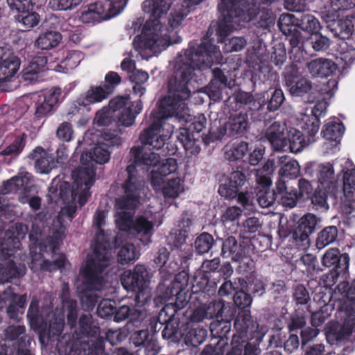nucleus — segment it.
<instances>
[{
	"label": "nucleus",
	"instance_id": "obj_35",
	"mask_svg": "<svg viewBox=\"0 0 355 355\" xmlns=\"http://www.w3.org/2000/svg\"><path fill=\"white\" fill-rule=\"evenodd\" d=\"M207 336V330L198 324L188 325L182 334L185 345L193 347H197L203 343Z\"/></svg>",
	"mask_w": 355,
	"mask_h": 355
},
{
	"label": "nucleus",
	"instance_id": "obj_42",
	"mask_svg": "<svg viewBox=\"0 0 355 355\" xmlns=\"http://www.w3.org/2000/svg\"><path fill=\"white\" fill-rule=\"evenodd\" d=\"M277 78V74L269 67H261L259 70L252 76L254 80V86L257 87H261L264 85L263 89H270L271 86L274 85Z\"/></svg>",
	"mask_w": 355,
	"mask_h": 355
},
{
	"label": "nucleus",
	"instance_id": "obj_26",
	"mask_svg": "<svg viewBox=\"0 0 355 355\" xmlns=\"http://www.w3.org/2000/svg\"><path fill=\"white\" fill-rule=\"evenodd\" d=\"M349 256L347 253L341 254L338 248H330L322 257V263L324 267L337 269L339 271H347L349 266Z\"/></svg>",
	"mask_w": 355,
	"mask_h": 355
},
{
	"label": "nucleus",
	"instance_id": "obj_53",
	"mask_svg": "<svg viewBox=\"0 0 355 355\" xmlns=\"http://www.w3.org/2000/svg\"><path fill=\"white\" fill-rule=\"evenodd\" d=\"M249 150V144L246 141L236 142L225 152V158L230 162L242 159Z\"/></svg>",
	"mask_w": 355,
	"mask_h": 355
},
{
	"label": "nucleus",
	"instance_id": "obj_4",
	"mask_svg": "<svg viewBox=\"0 0 355 355\" xmlns=\"http://www.w3.org/2000/svg\"><path fill=\"white\" fill-rule=\"evenodd\" d=\"M127 178L122 184L124 195L116 199L115 224L119 232V248L123 243L122 236H130L134 222V210L139 204L140 193L142 187L138 171L133 165H128L125 169Z\"/></svg>",
	"mask_w": 355,
	"mask_h": 355
},
{
	"label": "nucleus",
	"instance_id": "obj_57",
	"mask_svg": "<svg viewBox=\"0 0 355 355\" xmlns=\"http://www.w3.org/2000/svg\"><path fill=\"white\" fill-rule=\"evenodd\" d=\"M293 84L287 85L290 94L292 96H303L308 94L312 89L311 82L304 77L293 81Z\"/></svg>",
	"mask_w": 355,
	"mask_h": 355
},
{
	"label": "nucleus",
	"instance_id": "obj_19",
	"mask_svg": "<svg viewBox=\"0 0 355 355\" xmlns=\"http://www.w3.org/2000/svg\"><path fill=\"white\" fill-rule=\"evenodd\" d=\"M61 94L60 88H53L37 95L34 100L35 118L40 120L51 116Z\"/></svg>",
	"mask_w": 355,
	"mask_h": 355
},
{
	"label": "nucleus",
	"instance_id": "obj_46",
	"mask_svg": "<svg viewBox=\"0 0 355 355\" xmlns=\"http://www.w3.org/2000/svg\"><path fill=\"white\" fill-rule=\"evenodd\" d=\"M62 36L58 31H47L39 35L35 41L37 46L42 50L56 47L61 42Z\"/></svg>",
	"mask_w": 355,
	"mask_h": 355
},
{
	"label": "nucleus",
	"instance_id": "obj_56",
	"mask_svg": "<svg viewBox=\"0 0 355 355\" xmlns=\"http://www.w3.org/2000/svg\"><path fill=\"white\" fill-rule=\"evenodd\" d=\"M306 319L304 313L295 309L294 311L286 320V325L288 332L297 333L306 327Z\"/></svg>",
	"mask_w": 355,
	"mask_h": 355
},
{
	"label": "nucleus",
	"instance_id": "obj_43",
	"mask_svg": "<svg viewBox=\"0 0 355 355\" xmlns=\"http://www.w3.org/2000/svg\"><path fill=\"white\" fill-rule=\"evenodd\" d=\"M185 312L178 303L166 304L159 313L158 321L159 322L180 321L181 317L184 315Z\"/></svg>",
	"mask_w": 355,
	"mask_h": 355
},
{
	"label": "nucleus",
	"instance_id": "obj_63",
	"mask_svg": "<svg viewBox=\"0 0 355 355\" xmlns=\"http://www.w3.org/2000/svg\"><path fill=\"white\" fill-rule=\"evenodd\" d=\"M121 245L122 246L117 254V260L119 263L122 265L127 264L137 259L136 248L132 243H126Z\"/></svg>",
	"mask_w": 355,
	"mask_h": 355
},
{
	"label": "nucleus",
	"instance_id": "obj_37",
	"mask_svg": "<svg viewBox=\"0 0 355 355\" xmlns=\"http://www.w3.org/2000/svg\"><path fill=\"white\" fill-rule=\"evenodd\" d=\"M111 95V90L107 87L92 86L86 92L85 96L77 101L79 105L87 106L90 104L100 103L107 99Z\"/></svg>",
	"mask_w": 355,
	"mask_h": 355
},
{
	"label": "nucleus",
	"instance_id": "obj_58",
	"mask_svg": "<svg viewBox=\"0 0 355 355\" xmlns=\"http://www.w3.org/2000/svg\"><path fill=\"white\" fill-rule=\"evenodd\" d=\"M213 236L208 232H202L196 239L194 248L197 254H203L208 252L214 244Z\"/></svg>",
	"mask_w": 355,
	"mask_h": 355
},
{
	"label": "nucleus",
	"instance_id": "obj_15",
	"mask_svg": "<svg viewBox=\"0 0 355 355\" xmlns=\"http://www.w3.org/2000/svg\"><path fill=\"white\" fill-rule=\"evenodd\" d=\"M143 134V131L141 132L139 135V140L141 143V146H135L131 148L130 153L134 159L133 166H156L158 163H159L161 159V155L159 153L155 152H147L146 150H159L162 147H163L165 144V140L166 139V135H164L163 133H161L162 137L163 139L164 144L160 147L155 146V143L153 139H150L148 143L144 142L141 139V135ZM132 165V164H131Z\"/></svg>",
	"mask_w": 355,
	"mask_h": 355
},
{
	"label": "nucleus",
	"instance_id": "obj_60",
	"mask_svg": "<svg viewBox=\"0 0 355 355\" xmlns=\"http://www.w3.org/2000/svg\"><path fill=\"white\" fill-rule=\"evenodd\" d=\"M232 320H218L216 323H212L210 326L211 334L216 338H220V344L225 341L224 338H227V334L230 332Z\"/></svg>",
	"mask_w": 355,
	"mask_h": 355
},
{
	"label": "nucleus",
	"instance_id": "obj_11",
	"mask_svg": "<svg viewBox=\"0 0 355 355\" xmlns=\"http://www.w3.org/2000/svg\"><path fill=\"white\" fill-rule=\"evenodd\" d=\"M130 102V96H117L110 101L108 107L114 110L117 117L118 126L130 127L135 123V118L143 109V103L141 99L134 101L127 106Z\"/></svg>",
	"mask_w": 355,
	"mask_h": 355
},
{
	"label": "nucleus",
	"instance_id": "obj_9",
	"mask_svg": "<svg viewBox=\"0 0 355 355\" xmlns=\"http://www.w3.org/2000/svg\"><path fill=\"white\" fill-rule=\"evenodd\" d=\"M105 211L97 209L94 216L93 223L98 230V234L94 244L93 255L88 259L101 261L103 258V259L110 261L112 250L119 248V236L114 237L111 241L109 236L106 235L102 229L105 225Z\"/></svg>",
	"mask_w": 355,
	"mask_h": 355
},
{
	"label": "nucleus",
	"instance_id": "obj_52",
	"mask_svg": "<svg viewBox=\"0 0 355 355\" xmlns=\"http://www.w3.org/2000/svg\"><path fill=\"white\" fill-rule=\"evenodd\" d=\"M297 26L311 35L318 33L322 28L319 20L310 14L302 15L301 18L298 19Z\"/></svg>",
	"mask_w": 355,
	"mask_h": 355
},
{
	"label": "nucleus",
	"instance_id": "obj_30",
	"mask_svg": "<svg viewBox=\"0 0 355 355\" xmlns=\"http://www.w3.org/2000/svg\"><path fill=\"white\" fill-rule=\"evenodd\" d=\"M284 126L278 121H274L265 132V137L275 151L284 150L287 146Z\"/></svg>",
	"mask_w": 355,
	"mask_h": 355
},
{
	"label": "nucleus",
	"instance_id": "obj_39",
	"mask_svg": "<svg viewBox=\"0 0 355 355\" xmlns=\"http://www.w3.org/2000/svg\"><path fill=\"white\" fill-rule=\"evenodd\" d=\"M277 166L279 167L278 173L281 178L293 179L300 173L298 162L288 155L279 157Z\"/></svg>",
	"mask_w": 355,
	"mask_h": 355
},
{
	"label": "nucleus",
	"instance_id": "obj_23",
	"mask_svg": "<svg viewBox=\"0 0 355 355\" xmlns=\"http://www.w3.org/2000/svg\"><path fill=\"white\" fill-rule=\"evenodd\" d=\"M328 105L327 101L324 99L318 101L311 110V114L302 119V128L306 131L311 137L318 133L320 125V117L325 114ZM311 140H313V138Z\"/></svg>",
	"mask_w": 355,
	"mask_h": 355
},
{
	"label": "nucleus",
	"instance_id": "obj_20",
	"mask_svg": "<svg viewBox=\"0 0 355 355\" xmlns=\"http://www.w3.org/2000/svg\"><path fill=\"white\" fill-rule=\"evenodd\" d=\"M228 120L225 130L230 137L242 135L250 128L248 109L228 110Z\"/></svg>",
	"mask_w": 355,
	"mask_h": 355
},
{
	"label": "nucleus",
	"instance_id": "obj_45",
	"mask_svg": "<svg viewBox=\"0 0 355 355\" xmlns=\"http://www.w3.org/2000/svg\"><path fill=\"white\" fill-rule=\"evenodd\" d=\"M317 178L319 183L318 186L328 188V189H334L336 181L333 165L330 163L320 164L318 166Z\"/></svg>",
	"mask_w": 355,
	"mask_h": 355
},
{
	"label": "nucleus",
	"instance_id": "obj_62",
	"mask_svg": "<svg viewBox=\"0 0 355 355\" xmlns=\"http://www.w3.org/2000/svg\"><path fill=\"white\" fill-rule=\"evenodd\" d=\"M255 199L259 205L263 208H268L277 202L276 188L272 189H254Z\"/></svg>",
	"mask_w": 355,
	"mask_h": 355
},
{
	"label": "nucleus",
	"instance_id": "obj_61",
	"mask_svg": "<svg viewBox=\"0 0 355 355\" xmlns=\"http://www.w3.org/2000/svg\"><path fill=\"white\" fill-rule=\"evenodd\" d=\"M113 122L117 123V117L114 114V110H111L107 106H105L96 112L94 123L97 126H108Z\"/></svg>",
	"mask_w": 355,
	"mask_h": 355
},
{
	"label": "nucleus",
	"instance_id": "obj_17",
	"mask_svg": "<svg viewBox=\"0 0 355 355\" xmlns=\"http://www.w3.org/2000/svg\"><path fill=\"white\" fill-rule=\"evenodd\" d=\"M250 187V178L243 170L233 171L225 179V182L219 185L218 193L227 199H234L238 192Z\"/></svg>",
	"mask_w": 355,
	"mask_h": 355
},
{
	"label": "nucleus",
	"instance_id": "obj_31",
	"mask_svg": "<svg viewBox=\"0 0 355 355\" xmlns=\"http://www.w3.org/2000/svg\"><path fill=\"white\" fill-rule=\"evenodd\" d=\"M28 157L35 159V168L41 174H47L55 167L54 157L46 153L41 146L36 147Z\"/></svg>",
	"mask_w": 355,
	"mask_h": 355
},
{
	"label": "nucleus",
	"instance_id": "obj_54",
	"mask_svg": "<svg viewBox=\"0 0 355 355\" xmlns=\"http://www.w3.org/2000/svg\"><path fill=\"white\" fill-rule=\"evenodd\" d=\"M26 139L27 135L24 132L15 136L13 141L1 150V155L4 156L19 155L26 146Z\"/></svg>",
	"mask_w": 355,
	"mask_h": 355
},
{
	"label": "nucleus",
	"instance_id": "obj_40",
	"mask_svg": "<svg viewBox=\"0 0 355 355\" xmlns=\"http://www.w3.org/2000/svg\"><path fill=\"white\" fill-rule=\"evenodd\" d=\"M20 60L15 55L0 62V85L10 81L20 67Z\"/></svg>",
	"mask_w": 355,
	"mask_h": 355
},
{
	"label": "nucleus",
	"instance_id": "obj_64",
	"mask_svg": "<svg viewBox=\"0 0 355 355\" xmlns=\"http://www.w3.org/2000/svg\"><path fill=\"white\" fill-rule=\"evenodd\" d=\"M83 59V55L80 51H71L67 53L59 66L67 72L69 70L75 69Z\"/></svg>",
	"mask_w": 355,
	"mask_h": 355
},
{
	"label": "nucleus",
	"instance_id": "obj_28",
	"mask_svg": "<svg viewBox=\"0 0 355 355\" xmlns=\"http://www.w3.org/2000/svg\"><path fill=\"white\" fill-rule=\"evenodd\" d=\"M155 223L144 216H137L135 218L134 225L130 236L138 238L141 243L147 245L151 243V237L154 232Z\"/></svg>",
	"mask_w": 355,
	"mask_h": 355
},
{
	"label": "nucleus",
	"instance_id": "obj_51",
	"mask_svg": "<svg viewBox=\"0 0 355 355\" xmlns=\"http://www.w3.org/2000/svg\"><path fill=\"white\" fill-rule=\"evenodd\" d=\"M338 236V229L336 226H328L321 230L317 236L315 245L318 249H323L333 243Z\"/></svg>",
	"mask_w": 355,
	"mask_h": 355
},
{
	"label": "nucleus",
	"instance_id": "obj_18",
	"mask_svg": "<svg viewBox=\"0 0 355 355\" xmlns=\"http://www.w3.org/2000/svg\"><path fill=\"white\" fill-rule=\"evenodd\" d=\"M217 241L222 242L220 255L223 258H230L233 261L242 259L250 250V241L247 239L238 243L234 236H230L225 239L218 238Z\"/></svg>",
	"mask_w": 355,
	"mask_h": 355
},
{
	"label": "nucleus",
	"instance_id": "obj_34",
	"mask_svg": "<svg viewBox=\"0 0 355 355\" xmlns=\"http://www.w3.org/2000/svg\"><path fill=\"white\" fill-rule=\"evenodd\" d=\"M170 253L166 248H160L155 258V263L159 267V272L162 277L164 279H169L173 278L176 272L179 269V266L177 263L171 262L167 266V261L169 258Z\"/></svg>",
	"mask_w": 355,
	"mask_h": 355
},
{
	"label": "nucleus",
	"instance_id": "obj_14",
	"mask_svg": "<svg viewBox=\"0 0 355 355\" xmlns=\"http://www.w3.org/2000/svg\"><path fill=\"white\" fill-rule=\"evenodd\" d=\"M319 219L313 214H306L298 221L297 225L291 233L292 244L297 248L306 250L310 246L309 236L316 228Z\"/></svg>",
	"mask_w": 355,
	"mask_h": 355
},
{
	"label": "nucleus",
	"instance_id": "obj_47",
	"mask_svg": "<svg viewBox=\"0 0 355 355\" xmlns=\"http://www.w3.org/2000/svg\"><path fill=\"white\" fill-rule=\"evenodd\" d=\"M345 132V126L340 121L327 123L321 131V135L327 140L339 142Z\"/></svg>",
	"mask_w": 355,
	"mask_h": 355
},
{
	"label": "nucleus",
	"instance_id": "obj_32",
	"mask_svg": "<svg viewBox=\"0 0 355 355\" xmlns=\"http://www.w3.org/2000/svg\"><path fill=\"white\" fill-rule=\"evenodd\" d=\"M309 73L313 76L328 77L333 75L337 70L336 64L327 58H317L307 64Z\"/></svg>",
	"mask_w": 355,
	"mask_h": 355
},
{
	"label": "nucleus",
	"instance_id": "obj_36",
	"mask_svg": "<svg viewBox=\"0 0 355 355\" xmlns=\"http://www.w3.org/2000/svg\"><path fill=\"white\" fill-rule=\"evenodd\" d=\"M354 17L347 15L345 17H338L336 19L329 21V26L334 35L340 38H348L354 31Z\"/></svg>",
	"mask_w": 355,
	"mask_h": 355
},
{
	"label": "nucleus",
	"instance_id": "obj_25",
	"mask_svg": "<svg viewBox=\"0 0 355 355\" xmlns=\"http://www.w3.org/2000/svg\"><path fill=\"white\" fill-rule=\"evenodd\" d=\"M47 61V58L44 55L34 57L28 65L23 69L21 72L22 79L30 83L40 82L42 78V73L46 68Z\"/></svg>",
	"mask_w": 355,
	"mask_h": 355
},
{
	"label": "nucleus",
	"instance_id": "obj_16",
	"mask_svg": "<svg viewBox=\"0 0 355 355\" xmlns=\"http://www.w3.org/2000/svg\"><path fill=\"white\" fill-rule=\"evenodd\" d=\"M206 119L202 116L194 120L188 127L180 129L177 136L178 140L182 145L185 150L190 151L191 154L198 153L200 147V132L205 128Z\"/></svg>",
	"mask_w": 355,
	"mask_h": 355
},
{
	"label": "nucleus",
	"instance_id": "obj_2",
	"mask_svg": "<svg viewBox=\"0 0 355 355\" xmlns=\"http://www.w3.org/2000/svg\"><path fill=\"white\" fill-rule=\"evenodd\" d=\"M246 5L247 8L244 10L239 9V5H232V8L224 6L222 3L219 5L218 8L221 12L222 18H219L217 21H211L207 31L206 35L202 37L200 44H197L194 42H189V46L182 53V56H187V51H191L192 56L188 58H191V62L194 65L197 63L198 58L196 56L197 53L200 51V58L205 60L211 55L213 62L210 64H200L198 69L202 70L206 68H210L214 64L220 63L222 60V54L218 46L214 44V39L212 37L214 35L217 37L218 42H224L226 37L231 33L241 26V22L250 21L256 17V13L253 8H250L249 4L241 1L240 5Z\"/></svg>",
	"mask_w": 355,
	"mask_h": 355
},
{
	"label": "nucleus",
	"instance_id": "obj_24",
	"mask_svg": "<svg viewBox=\"0 0 355 355\" xmlns=\"http://www.w3.org/2000/svg\"><path fill=\"white\" fill-rule=\"evenodd\" d=\"M252 340V338L250 340H245L241 337L232 336V347L226 355H259V344L262 340V336L257 335L255 340Z\"/></svg>",
	"mask_w": 355,
	"mask_h": 355
},
{
	"label": "nucleus",
	"instance_id": "obj_10",
	"mask_svg": "<svg viewBox=\"0 0 355 355\" xmlns=\"http://www.w3.org/2000/svg\"><path fill=\"white\" fill-rule=\"evenodd\" d=\"M121 134H122V131L119 128L113 130H104L102 135L104 142L94 147L89 153L81 155L80 162L83 166L91 167L85 163V157L86 160L89 158V161L96 164L107 163L110 158V152L107 148H119L123 144V139L120 137Z\"/></svg>",
	"mask_w": 355,
	"mask_h": 355
},
{
	"label": "nucleus",
	"instance_id": "obj_8",
	"mask_svg": "<svg viewBox=\"0 0 355 355\" xmlns=\"http://www.w3.org/2000/svg\"><path fill=\"white\" fill-rule=\"evenodd\" d=\"M128 0L96 1L86 6L81 12L80 20L84 24H94L108 19L119 14Z\"/></svg>",
	"mask_w": 355,
	"mask_h": 355
},
{
	"label": "nucleus",
	"instance_id": "obj_38",
	"mask_svg": "<svg viewBox=\"0 0 355 355\" xmlns=\"http://www.w3.org/2000/svg\"><path fill=\"white\" fill-rule=\"evenodd\" d=\"M304 132L307 134V140H306L304 135L295 128H291L288 132L287 144H288V148L292 153H297L305 146L315 141V136L312 137L313 139L312 141L309 134L306 131Z\"/></svg>",
	"mask_w": 355,
	"mask_h": 355
},
{
	"label": "nucleus",
	"instance_id": "obj_7",
	"mask_svg": "<svg viewBox=\"0 0 355 355\" xmlns=\"http://www.w3.org/2000/svg\"><path fill=\"white\" fill-rule=\"evenodd\" d=\"M65 325V318L63 313H54L49 323L44 321L39 329V340L42 344L45 342L58 341L56 348L60 355H71L73 343L70 336H63L60 339Z\"/></svg>",
	"mask_w": 355,
	"mask_h": 355
},
{
	"label": "nucleus",
	"instance_id": "obj_13",
	"mask_svg": "<svg viewBox=\"0 0 355 355\" xmlns=\"http://www.w3.org/2000/svg\"><path fill=\"white\" fill-rule=\"evenodd\" d=\"M100 334V328L94 324L91 314H82L78 320V326L71 336L73 354L76 355L80 352V345L88 341L89 338H96Z\"/></svg>",
	"mask_w": 355,
	"mask_h": 355
},
{
	"label": "nucleus",
	"instance_id": "obj_27",
	"mask_svg": "<svg viewBox=\"0 0 355 355\" xmlns=\"http://www.w3.org/2000/svg\"><path fill=\"white\" fill-rule=\"evenodd\" d=\"M209 276L206 273L195 277L191 293L189 294L190 300L205 301L209 300L210 295L214 293L215 290L209 285Z\"/></svg>",
	"mask_w": 355,
	"mask_h": 355
},
{
	"label": "nucleus",
	"instance_id": "obj_12",
	"mask_svg": "<svg viewBox=\"0 0 355 355\" xmlns=\"http://www.w3.org/2000/svg\"><path fill=\"white\" fill-rule=\"evenodd\" d=\"M74 179L71 191L73 199L78 198L80 206L85 205L90 196V188L95 182L96 170L89 166L77 168L72 173Z\"/></svg>",
	"mask_w": 355,
	"mask_h": 355
},
{
	"label": "nucleus",
	"instance_id": "obj_6",
	"mask_svg": "<svg viewBox=\"0 0 355 355\" xmlns=\"http://www.w3.org/2000/svg\"><path fill=\"white\" fill-rule=\"evenodd\" d=\"M150 279L146 268L141 264L136 265L133 270H125L121 275V282L123 288L135 293V306L141 307L150 301Z\"/></svg>",
	"mask_w": 355,
	"mask_h": 355
},
{
	"label": "nucleus",
	"instance_id": "obj_41",
	"mask_svg": "<svg viewBox=\"0 0 355 355\" xmlns=\"http://www.w3.org/2000/svg\"><path fill=\"white\" fill-rule=\"evenodd\" d=\"M238 284L240 287L234 294V304L239 310L250 309L252 302V297L250 293L245 291L246 286H248V282L245 279L238 277Z\"/></svg>",
	"mask_w": 355,
	"mask_h": 355
},
{
	"label": "nucleus",
	"instance_id": "obj_1",
	"mask_svg": "<svg viewBox=\"0 0 355 355\" xmlns=\"http://www.w3.org/2000/svg\"><path fill=\"white\" fill-rule=\"evenodd\" d=\"M200 51L196 54V56L200 57ZM191 55V51H187V56H182V53H179L175 58L174 65V71L173 76L168 80V96L162 98L159 102L158 112L153 114V121L148 128L143 131L141 139L144 142L148 143L150 139H155V146L160 147L164 144L161 133L163 132V125L165 120L168 117L175 116L178 119L184 118L187 105L185 103L191 96V90L188 84L191 80L194 71L198 69L200 64H210L213 62L211 55L208 58L202 60L197 58V63L194 65L189 61L191 58L188 56Z\"/></svg>",
	"mask_w": 355,
	"mask_h": 355
},
{
	"label": "nucleus",
	"instance_id": "obj_21",
	"mask_svg": "<svg viewBox=\"0 0 355 355\" xmlns=\"http://www.w3.org/2000/svg\"><path fill=\"white\" fill-rule=\"evenodd\" d=\"M21 224H16L12 230H8L4 236L0 238V259L7 260L14 256L16 250L21 245L19 230L22 229Z\"/></svg>",
	"mask_w": 355,
	"mask_h": 355
},
{
	"label": "nucleus",
	"instance_id": "obj_55",
	"mask_svg": "<svg viewBox=\"0 0 355 355\" xmlns=\"http://www.w3.org/2000/svg\"><path fill=\"white\" fill-rule=\"evenodd\" d=\"M164 327L162 331V336L164 340H169L173 343H177L182 337L181 332L180 331V321L159 322Z\"/></svg>",
	"mask_w": 355,
	"mask_h": 355
},
{
	"label": "nucleus",
	"instance_id": "obj_50",
	"mask_svg": "<svg viewBox=\"0 0 355 355\" xmlns=\"http://www.w3.org/2000/svg\"><path fill=\"white\" fill-rule=\"evenodd\" d=\"M175 281L177 283H181L180 290L175 294L176 296V300L175 303L179 304L180 306L184 310V306L189 304V306L191 307V302L189 300V295L187 293L184 292V289L182 288L183 285H186L188 282V274L184 271L180 272L178 275L174 277Z\"/></svg>",
	"mask_w": 355,
	"mask_h": 355
},
{
	"label": "nucleus",
	"instance_id": "obj_44",
	"mask_svg": "<svg viewBox=\"0 0 355 355\" xmlns=\"http://www.w3.org/2000/svg\"><path fill=\"white\" fill-rule=\"evenodd\" d=\"M253 99L254 96L250 93L238 91L227 98L225 105L230 110L247 109L245 106L251 103Z\"/></svg>",
	"mask_w": 355,
	"mask_h": 355
},
{
	"label": "nucleus",
	"instance_id": "obj_29",
	"mask_svg": "<svg viewBox=\"0 0 355 355\" xmlns=\"http://www.w3.org/2000/svg\"><path fill=\"white\" fill-rule=\"evenodd\" d=\"M205 306L208 320H232L233 311L223 300L205 302Z\"/></svg>",
	"mask_w": 355,
	"mask_h": 355
},
{
	"label": "nucleus",
	"instance_id": "obj_59",
	"mask_svg": "<svg viewBox=\"0 0 355 355\" xmlns=\"http://www.w3.org/2000/svg\"><path fill=\"white\" fill-rule=\"evenodd\" d=\"M267 94V110L270 112H275L279 109L285 101L284 94L282 89L275 88L272 92L270 89L266 92Z\"/></svg>",
	"mask_w": 355,
	"mask_h": 355
},
{
	"label": "nucleus",
	"instance_id": "obj_22",
	"mask_svg": "<svg viewBox=\"0 0 355 355\" xmlns=\"http://www.w3.org/2000/svg\"><path fill=\"white\" fill-rule=\"evenodd\" d=\"M234 327L236 333L233 336H239L242 340H250L248 333H256L259 324L256 320H254L251 315L250 309L239 310L236 316L234 318Z\"/></svg>",
	"mask_w": 355,
	"mask_h": 355
},
{
	"label": "nucleus",
	"instance_id": "obj_33",
	"mask_svg": "<svg viewBox=\"0 0 355 355\" xmlns=\"http://www.w3.org/2000/svg\"><path fill=\"white\" fill-rule=\"evenodd\" d=\"M277 202L283 207L293 208L300 199L296 189L288 190L286 182L282 178L276 182Z\"/></svg>",
	"mask_w": 355,
	"mask_h": 355
},
{
	"label": "nucleus",
	"instance_id": "obj_5",
	"mask_svg": "<svg viewBox=\"0 0 355 355\" xmlns=\"http://www.w3.org/2000/svg\"><path fill=\"white\" fill-rule=\"evenodd\" d=\"M110 263V261L103 259L101 261L87 259L83 270L84 289L80 295V302L85 310H93L96 306L98 296L94 291H101L104 287L105 280L102 273Z\"/></svg>",
	"mask_w": 355,
	"mask_h": 355
},
{
	"label": "nucleus",
	"instance_id": "obj_3",
	"mask_svg": "<svg viewBox=\"0 0 355 355\" xmlns=\"http://www.w3.org/2000/svg\"><path fill=\"white\" fill-rule=\"evenodd\" d=\"M170 7L168 0H145L142 3V10L150 18L144 24L141 34L134 38L132 44L135 50H152L159 46L161 37L180 26L190 13L188 8L181 6L173 10L166 18Z\"/></svg>",
	"mask_w": 355,
	"mask_h": 355
},
{
	"label": "nucleus",
	"instance_id": "obj_48",
	"mask_svg": "<svg viewBox=\"0 0 355 355\" xmlns=\"http://www.w3.org/2000/svg\"><path fill=\"white\" fill-rule=\"evenodd\" d=\"M15 18L26 30H30L36 26L40 19L39 14L35 10V7L23 10L20 14H16Z\"/></svg>",
	"mask_w": 355,
	"mask_h": 355
},
{
	"label": "nucleus",
	"instance_id": "obj_49",
	"mask_svg": "<svg viewBox=\"0 0 355 355\" xmlns=\"http://www.w3.org/2000/svg\"><path fill=\"white\" fill-rule=\"evenodd\" d=\"M25 267L19 268L12 260L9 261L0 267V276L3 282H10L14 278H19L24 275Z\"/></svg>",
	"mask_w": 355,
	"mask_h": 355
}]
</instances>
